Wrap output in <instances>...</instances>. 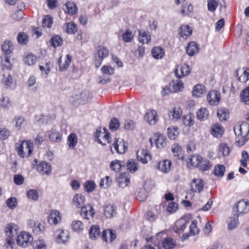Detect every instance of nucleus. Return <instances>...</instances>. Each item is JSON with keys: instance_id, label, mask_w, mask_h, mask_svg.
Returning <instances> with one entry per match:
<instances>
[{"instance_id": "obj_1", "label": "nucleus", "mask_w": 249, "mask_h": 249, "mask_svg": "<svg viewBox=\"0 0 249 249\" xmlns=\"http://www.w3.org/2000/svg\"><path fill=\"white\" fill-rule=\"evenodd\" d=\"M233 130L238 140L235 142V145L241 147L248 141L247 137L249 133V124L246 122H243L240 124H236L233 127Z\"/></svg>"}, {"instance_id": "obj_2", "label": "nucleus", "mask_w": 249, "mask_h": 249, "mask_svg": "<svg viewBox=\"0 0 249 249\" xmlns=\"http://www.w3.org/2000/svg\"><path fill=\"white\" fill-rule=\"evenodd\" d=\"M109 55V51L107 47L104 46H98L96 49V52L94 53L93 63L96 68H99L102 64L104 58Z\"/></svg>"}, {"instance_id": "obj_3", "label": "nucleus", "mask_w": 249, "mask_h": 249, "mask_svg": "<svg viewBox=\"0 0 249 249\" xmlns=\"http://www.w3.org/2000/svg\"><path fill=\"white\" fill-rule=\"evenodd\" d=\"M33 241L32 236L27 232L21 231L16 238L17 244L20 247L26 248L30 245Z\"/></svg>"}, {"instance_id": "obj_4", "label": "nucleus", "mask_w": 249, "mask_h": 249, "mask_svg": "<svg viewBox=\"0 0 249 249\" xmlns=\"http://www.w3.org/2000/svg\"><path fill=\"white\" fill-rule=\"evenodd\" d=\"M33 166L42 175H48L51 172V165L46 161H41L37 164V160L35 159L33 162Z\"/></svg>"}, {"instance_id": "obj_5", "label": "nucleus", "mask_w": 249, "mask_h": 249, "mask_svg": "<svg viewBox=\"0 0 249 249\" xmlns=\"http://www.w3.org/2000/svg\"><path fill=\"white\" fill-rule=\"evenodd\" d=\"M17 149L18 156L20 157L24 158L25 157L24 151L28 152V156L32 153L33 144L30 141H24L19 144Z\"/></svg>"}, {"instance_id": "obj_6", "label": "nucleus", "mask_w": 249, "mask_h": 249, "mask_svg": "<svg viewBox=\"0 0 249 249\" xmlns=\"http://www.w3.org/2000/svg\"><path fill=\"white\" fill-rule=\"evenodd\" d=\"M249 211V202L244 200L238 201L233 208V212L236 215L246 213Z\"/></svg>"}, {"instance_id": "obj_7", "label": "nucleus", "mask_w": 249, "mask_h": 249, "mask_svg": "<svg viewBox=\"0 0 249 249\" xmlns=\"http://www.w3.org/2000/svg\"><path fill=\"white\" fill-rule=\"evenodd\" d=\"M189 218L184 216L176 222L174 231L175 232L180 234L186 228L187 225L189 223Z\"/></svg>"}, {"instance_id": "obj_8", "label": "nucleus", "mask_w": 249, "mask_h": 249, "mask_svg": "<svg viewBox=\"0 0 249 249\" xmlns=\"http://www.w3.org/2000/svg\"><path fill=\"white\" fill-rule=\"evenodd\" d=\"M191 70L189 65L184 64L177 67L175 73L177 77L180 79L188 75L190 73Z\"/></svg>"}, {"instance_id": "obj_9", "label": "nucleus", "mask_w": 249, "mask_h": 249, "mask_svg": "<svg viewBox=\"0 0 249 249\" xmlns=\"http://www.w3.org/2000/svg\"><path fill=\"white\" fill-rule=\"evenodd\" d=\"M130 175L128 173H122L116 178V182L119 187L124 188L130 183Z\"/></svg>"}, {"instance_id": "obj_10", "label": "nucleus", "mask_w": 249, "mask_h": 249, "mask_svg": "<svg viewBox=\"0 0 249 249\" xmlns=\"http://www.w3.org/2000/svg\"><path fill=\"white\" fill-rule=\"evenodd\" d=\"M56 241L58 243H65L68 240L69 232L67 230L59 229L54 233Z\"/></svg>"}, {"instance_id": "obj_11", "label": "nucleus", "mask_w": 249, "mask_h": 249, "mask_svg": "<svg viewBox=\"0 0 249 249\" xmlns=\"http://www.w3.org/2000/svg\"><path fill=\"white\" fill-rule=\"evenodd\" d=\"M207 98L211 105H217L220 100V93L219 91L214 90L210 91L207 94Z\"/></svg>"}, {"instance_id": "obj_12", "label": "nucleus", "mask_w": 249, "mask_h": 249, "mask_svg": "<svg viewBox=\"0 0 249 249\" xmlns=\"http://www.w3.org/2000/svg\"><path fill=\"white\" fill-rule=\"evenodd\" d=\"M172 165V161L168 160H160L158 164V168L161 172L164 173H168L171 170Z\"/></svg>"}, {"instance_id": "obj_13", "label": "nucleus", "mask_w": 249, "mask_h": 249, "mask_svg": "<svg viewBox=\"0 0 249 249\" xmlns=\"http://www.w3.org/2000/svg\"><path fill=\"white\" fill-rule=\"evenodd\" d=\"M112 145L115 150L119 154L124 153L127 149V146L125 144V142L123 140L119 141L118 139H115V141Z\"/></svg>"}, {"instance_id": "obj_14", "label": "nucleus", "mask_w": 249, "mask_h": 249, "mask_svg": "<svg viewBox=\"0 0 249 249\" xmlns=\"http://www.w3.org/2000/svg\"><path fill=\"white\" fill-rule=\"evenodd\" d=\"M201 157L199 155L190 156L187 161V166L189 168L198 167L201 160Z\"/></svg>"}, {"instance_id": "obj_15", "label": "nucleus", "mask_w": 249, "mask_h": 249, "mask_svg": "<svg viewBox=\"0 0 249 249\" xmlns=\"http://www.w3.org/2000/svg\"><path fill=\"white\" fill-rule=\"evenodd\" d=\"M203 181L201 179H193L191 184V189L190 191H192L193 193H200L203 188Z\"/></svg>"}, {"instance_id": "obj_16", "label": "nucleus", "mask_w": 249, "mask_h": 249, "mask_svg": "<svg viewBox=\"0 0 249 249\" xmlns=\"http://www.w3.org/2000/svg\"><path fill=\"white\" fill-rule=\"evenodd\" d=\"M47 134L49 140L53 142L58 143L61 141L62 136L55 129H52L48 131Z\"/></svg>"}, {"instance_id": "obj_17", "label": "nucleus", "mask_w": 249, "mask_h": 249, "mask_svg": "<svg viewBox=\"0 0 249 249\" xmlns=\"http://www.w3.org/2000/svg\"><path fill=\"white\" fill-rule=\"evenodd\" d=\"M60 213L56 210H52L48 216V221L50 224L56 225L61 220Z\"/></svg>"}, {"instance_id": "obj_18", "label": "nucleus", "mask_w": 249, "mask_h": 249, "mask_svg": "<svg viewBox=\"0 0 249 249\" xmlns=\"http://www.w3.org/2000/svg\"><path fill=\"white\" fill-rule=\"evenodd\" d=\"M81 208V215L87 219H89V217L87 215V213H89V215L90 217H93L94 214V210L92 206L90 205L88 206H83Z\"/></svg>"}, {"instance_id": "obj_19", "label": "nucleus", "mask_w": 249, "mask_h": 249, "mask_svg": "<svg viewBox=\"0 0 249 249\" xmlns=\"http://www.w3.org/2000/svg\"><path fill=\"white\" fill-rule=\"evenodd\" d=\"M18 227L15 224L10 223L8 224L5 229V231L8 237H13L17 234Z\"/></svg>"}, {"instance_id": "obj_20", "label": "nucleus", "mask_w": 249, "mask_h": 249, "mask_svg": "<svg viewBox=\"0 0 249 249\" xmlns=\"http://www.w3.org/2000/svg\"><path fill=\"white\" fill-rule=\"evenodd\" d=\"M63 10L65 13L73 15L77 12L78 8L75 3L68 1L65 4V7H63Z\"/></svg>"}, {"instance_id": "obj_21", "label": "nucleus", "mask_w": 249, "mask_h": 249, "mask_svg": "<svg viewBox=\"0 0 249 249\" xmlns=\"http://www.w3.org/2000/svg\"><path fill=\"white\" fill-rule=\"evenodd\" d=\"M145 118L150 124H155L158 121V116L155 110H150L147 112Z\"/></svg>"}, {"instance_id": "obj_22", "label": "nucleus", "mask_w": 249, "mask_h": 249, "mask_svg": "<svg viewBox=\"0 0 249 249\" xmlns=\"http://www.w3.org/2000/svg\"><path fill=\"white\" fill-rule=\"evenodd\" d=\"M116 207L113 204H108L104 207V214L106 217L111 218L116 214Z\"/></svg>"}, {"instance_id": "obj_23", "label": "nucleus", "mask_w": 249, "mask_h": 249, "mask_svg": "<svg viewBox=\"0 0 249 249\" xmlns=\"http://www.w3.org/2000/svg\"><path fill=\"white\" fill-rule=\"evenodd\" d=\"M155 139L154 141L158 148H163L166 145V138L164 135L157 133L155 134Z\"/></svg>"}, {"instance_id": "obj_24", "label": "nucleus", "mask_w": 249, "mask_h": 249, "mask_svg": "<svg viewBox=\"0 0 249 249\" xmlns=\"http://www.w3.org/2000/svg\"><path fill=\"white\" fill-rule=\"evenodd\" d=\"M137 159L142 163H146L148 160H151V156L146 150L142 149L141 152H137Z\"/></svg>"}, {"instance_id": "obj_25", "label": "nucleus", "mask_w": 249, "mask_h": 249, "mask_svg": "<svg viewBox=\"0 0 249 249\" xmlns=\"http://www.w3.org/2000/svg\"><path fill=\"white\" fill-rule=\"evenodd\" d=\"M192 33V30L190 26L187 25H182L179 31V34L180 37L183 38H187L191 36Z\"/></svg>"}, {"instance_id": "obj_26", "label": "nucleus", "mask_w": 249, "mask_h": 249, "mask_svg": "<svg viewBox=\"0 0 249 249\" xmlns=\"http://www.w3.org/2000/svg\"><path fill=\"white\" fill-rule=\"evenodd\" d=\"M100 229L98 225L92 226L89 230V237L92 240H96L100 236Z\"/></svg>"}, {"instance_id": "obj_27", "label": "nucleus", "mask_w": 249, "mask_h": 249, "mask_svg": "<svg viewBox=\"0 0 249 249\" xmlns=\"http://www.w3.org/2000/svg\"><path fill=\"white\" fill-rule=\"evenodd\" d=\"M1 49L2 52L6 55L11 54L14 50V46L12 42L9 40L4 41L2 44Z\"/></svg>"}, {"instance_id": "obj_28", "label": "nucleus", "mask_w": 249, "mask_h": 249, "mask_svg": "<svg viewBox=\"0 0 249 249\" xmlns=\"http://www.w3.org/2000/svg\"><path fill=\"white\" fill-rule=\"evenodd\" d=\"M14 121L15 122V127L18 130L24 128L26 125V121L21 116H17L15 117Z\"/></svg>"}, {"instance_id": "obj_29", "label": "nucleus", "mask_w": 249, "mask_h": 249, "mask_svg": "<svg viewBox=\"0 0 249 249\" xmlns=\"http://www.w3.org/2000/svg\"><path fill=\"white\" fill-rule=\"evenodd\" d=\"M224 130L222 125L220 124H216L213 125L211 129V134L214 137H221L223 135Z\"/></svg>"}, {"instance_id": "obj_30", "label": "nucleus", "mask_w": 249, "mask_h": 249, "mask_svg": "<svg viewBox=\"0 0 249 249\" xmlns=\"http://www.w3.org/2000/svg\"><path fill=\"white\" fill-rule=\"evenodd\" d=\"M73 204L77 208H81L84 206L85 197L81 194H76L74 196L73 199Z\"/></svg>"}, {"instance_id": "obj_31", "label": "nucleus", "mask_w": 249, "mask_h": 249, "mask_svg": "<svg viewBox=\"0 0 249 249\" xmlns=\"http://www.w3.org/2000/svg\"><path fill=\"white\" fill-rule=\"evenodd\" d=\"M198 52L197 44L195 42H191L189 43L187 48L186 53L190 56H193Z\"/></svg>"}, {"instance_id": "obj_32", "label": "nucleus", "mask_w": 249, "mask_h": 249, "mask_svg": "<svg viewBox=\"0 0 249 249\" xmlns=\"http://www.w3.org/2000/svg\"><path fill=\"white\" fill-rule=\"evenodd\" d=\"M205 92V88L202 84H197L194 87L192 91L194 97H200Z\"/></svg>"}, {"instance_id": "obj_33", "label": "nucleus", "mask_w": 249, "mask_h": 249, "mask_svg": "<svg viewBox=\"0 0 249 249\" xmlns=\"http://www.w3.org/2000/svg\"><path fill=\"white\" fill-rule=\"evenodd\" d=\"M211 167L212 164L208 160L206 159H204L201 158V160L200 161V163L197 168L200 171L204 172L209 170Z\"/></svg>"}, {"instance_id": "obj_34", "label": "nucleus", "mask_w": 249, "mask_h": 249, "mask_svg": "<svg viewBox=\"0 0 249 249\" xmlns=\"http://www.w3.org/2000/svg\"><path fill=\"white\" fill-rule=\"evenodd\" d=\"M225 170L226 168L224 165L222 164H217L214 166L213 172L215 177L222 178L224 175Z\"/></svg>"}, {"instance_id": "obj_35", "label": "nucleus", "mask_w": 249, "mask_h": 249, "mask_svg": "<svg viewBox=\"0 0 249 249\" xmlns=\"http://www.w3.org/2000/svg\"><path fill=\"white\" fill-rule=\"evenodd\" d=\"M78 142V139L77 135L74 133H71L68 137L67 144L69 147L74 149L76 146Z\"/></svg>"}, {"instance_id": "obj_36", "label": "nucleus", "mask_w": 249, "mask_h": 249, "mask_svg": "<svg viewBox=\"0 0 249 249\" xmlns=\"http://www.w3.org/2000/svg\"><path fill=\"white\" fill-rule=\"evenodd\" d=\"M63 42V39L59 35L53 36L50 41V45L54 48L62 45Z\"/></svg>"}, {"instance_id": "obj_37", "label": "nucleus", "mask_w": 249, "mask_h": 249, "mask_svg": "<svg viewBox=\"0 0 249 249\" xmlns=\"http://www.w3.org/2000/svg\"><path fill=\"white\" fill-rule=\"evenodd\" d=\"M176 244V242L171 237L165 238L162 242V247L165 249H173Z\"/></svg>"}, {"instance_id": "obj_38", "label": "nucleus", "mask_w": 249, "mask_h": 249, "mask_svg": "<svg viewBox=\"0 0 249 249\" xmlns=\"http://www.w3.org/2000/svg\"><path fill=\"white\" fill-rule=\"evenodd\" d=\"M217 115L220 121H226L229 117V110L226 108H219L217 110Z\"/></svg>"}, {"instance_id": "obj_39", "label": "nucleus", "mask_w": 249, "mask_h": 249, "mask_svg": "<svg viewBox=\"0 0 249 249\" xmlns=\"http://www.w3.org/2000/svg\"><path fill=\"white\" fill-rule=\"evenodd\" d=\"M23 60L25 64L31 66L36 64L37 58L33 53H29L23 57Z\"/></svg>"}, {"instance_id": "obj_40", "label": "nucleus", "mask_w": 249, "mask_h": 249, "mask_svg": "<svg viewBox=\"0 0 249 249\" xmlns=\"http://www.w3.org/2000/svg\"><path fill=\"white\" fill-rule=\"evenodd\" d=\"M193 11V6L190 3H186L182 5L180 13L184 16H189Z\"/></svg>"}, {"instance_id": "obj_41", "label": "nucleus", "mask_w": 249, "mask_h": 249, "mask_svg": "<svg viewBox=\"0 0 249 249\" xmlns=\"http://www.w3.org/2000/svg\"><path fill=\"white\" fill-rule=\"evenodd\" d=\"M153 57L155 59H160L164 56V50L160 47H155L151 51Z\"/></svg>"}, {"instance_id": "obj_42", "label": "nucleus", "mask_w": 249, "mask_h": 249, "mask_svg": "<svg viewBox=\"0 0 249 249\" xmlns=\"http://www.w3.org/2000/svg\"><path fill=\"white\" fill-rule=\"evenodd\" d=\"M139 39L140 42L142 44L148 43L151 41V36L148 32H140L139 35Z\"/></svg>"}, {"instance_id": "obj_43", "label": "nucleus", "mask_w": 249, "mask_h": 249, "mask_svg": "<svg viewBox=\"0 0 249 249\" xmlns=\"http://www.w3.org/2000/svg\"><path fill=\"white\" fill-rule=\"evenodd\" d=\"M239 224L238 215L234 213L233 216L231 217L228 222V229L229 230L234 229L238 226Z\"/></svg>"}, {"instance_id": "obj_44", "label": "nucleus", "mask_w": 249, "mask_h": 249, "mask_svg": "<svg viewBox=\"0 0 249 249\" xmlns=\"http://www.w3.org/2000/svg\"><path fill=\"white\" fill-rule=\"evenodd\" d=\"M240 98L243 103L249 105V87L242 90L240 93Z\"/></svg>"}, {"instance_id": "obj_45", "label": "nucleus", "mask_w": 249, "mask_h": 249, "mask_svg": "<svg viewBox=\"0 0 249 249\" xmlns=\"http://www.w3.org/2000/svg\"><path fill=\"white\" fill-rule=\"evenodd\" d=\"M208 115V110L206 108H200L196 112L197 119L201 121L207 119Z\"/></svg>"}, {"instance_id": "obj_46", "label": "nucleus", "mask_w": 249, "mask_h": 249, "mask_svg": "<svg viewBox=\"0 0 249 249\" xmlns=\"http://www.w3.org/2000/svg\"><path fill=\"white\" fill-rule=\"evenodd\" d=\"M17 40L20 45H25L28 42V36L26 33L20 32L17 36Z\"/></svg>"}, {"instance_id": "obj_47", "label": "nucleus", "mask_w": 249, "mask_h": 249, "mask_svg": "<svg viewBox=\"0 0 249 249\" xmlns=\"http://www.w3.org/2000/svg\"><path fill=\"white\" fill-rule=\"evenodd\" d=\"M124 164V163L123 161L115 160L110 163V167L112 170L117 172L121 170L122 166Z\"/></svg>"}, {"instance_id": "obj_48", "label": "nucleus", "mask_w": 249, "mask_h": 249, "mask_svg": "<svg viewBox=\"0 0 249 249\" xmlns=\"http://www.w3.org/2000/svg\"><path fill=\"white\" fill-rule=\"evenodd\" d=\"M171 150L174 155L177 157L178 159H182L183 156H181V147L178 144H174L171 147Z\"/></svg>"}, {"instance_id": "obj_49", "label": "nucleus", "mask_w": 249, "mask_h": 249, "mask_svg": "<svg viewBox=\"0 0 249 249\" xmlns=\"http://www.w3.org/2000/svg\"><path fill=\"white\" fill-rule=\"evenodd\" d=\"M71 57L69 55H67L65 63H61V58L58 60L59 67L60 71H64L66 70L69 66L71 63Z\"/></svg>"}, {"instance_id": "obj_50", "label": "nucleus", "mask_w": 249, "mask_h": 249, "mask_svg": "<svg viewBox=\"0 0 249 249\" xmlns=\"http://www.w3.org/2000/svg\"><path fill=\"white\" fill-rule=\"evenodd\" d=\"M195 116L188 114L183 117V123L186 126H191L194 124Z\"/></svg>"}, {"instance_id": "obj_51", "label": "nucleus", "mask_w": 249, "mask_h": 249, "mask_svg": "<svg viewBox=\"0 0 249 249\" xmlns=\"http://www.w3.org/2000/svg\"><path fill=\"white\" fill-rule=\"evenodd\" d=\"M178 127H169L167 129V135L171 140H175L178 134Z\"/></svg>"}, {"instance_id": "obj_52", "label": "nucleus", "mask_w": 249, "mask_h": 249, "mask_svg": "<svg viewBox=\"0 0 249 249\" xmlns=\"http://www.w3.org/2000/svg\"><path fill=\"white\" fill-rule=\"evenodd\" d=\"M127 170L134 173L138 169V164L133 160H129L126 162Z\"/></svg>"}, {"instance_id": "obj_53", "label": "nucleus", "mask_w": 249, "mask_h": 249, "mask_svg": "<svg viewBox=\"0 0 249 249\" xmlns=\"http://www.w3.org/2000/svg\"><path fill=\"white\" fill-rule=\"evenodd\" d=\"M181 114L182 112L181 109L179 107H175L174 108L173 111L170 112L169 116L171 117L172 116V119L176 121L180 118Z\"/></svg>"}, {"instance_id": "obj_54", "label": "nucleus", "mask_w": 249, "mask_h": 249, "mask_svg": "<svg viewBox=\"0 0 249 249\" xmlns=\"http://www.w3.org/2000/svg\"><path fill=\"white\" fill-rule=\"evenodd\" d=\"M219 152L221 153L223 157L228 156L231 152L230 148L228 146L227 143H221L219 146Z\"/></svg>"}, {"instance_id": "obj_55", "label": "nucleus", "mask_w": 249, "mask_h": 249, "mask_svg": "<svg viewBox=\"0 0 249 249\" xmlns=\"http://www.w3.org/2000/svg\"><path fill=\"white\" fill-rule=\"evenodd\" d=\"M122 37L125 42H130L133 38V35L132 31L128 29L123 34Z\"/></svg>"}, {"instance_id": "obj_56", "label": "nucleus", "mask_w": 249, "mask_h": 249, "mask_svg": "<svg viewBox=\"0 0 249 249\" xmlns=\"http://www.w3.org/2000/svg\"><path fill=\"white\" fill-rule=\"evenodd\" d=\"M71 227L73 231L76 232H79L84 229L83 223L79 220H75L71 224Z\"/></svg>"}, {"instance_id": "obj_57", "label": "nucleus", "mask_w": 249, "mask_h": 249, "mask_svg": "<svg viewBox=\"0 0 249 249\" xmlns=\"http://www.w3.org/2000/svg\"><path fill=\"white\" fill-rule=\"evenodd\" d=\"M53 19L50 15L45 16L42 20V26L50 28L53 24Z\"/></svg>"}, {"instance_id": "obj_58", "label": "nucleus", "mask_w": 249, "mask_h": 249, "mask_svg": "<svg viewBox=\"0 0 249 249\" xmlns=\"http://www.w3.org/2000/svg\"><path fill=\"white\" fill-rule=\"evenodd\" d=\"M77 31V26L74 22L67 24L66 32L69 34H74Z\"/></svg>"}, {"instance_id": "obj_59", "label": "nucleus", "mask_w": 249, "mask_h": 249, "mask_svg": "<svg viewBox=\"0 0 249 249\" xmlns=\"http://www.w3.org/2000/svg\"><path fill=\"white\" fill-rule=\"evenodd\" d=\"M183 88V83L180 80H177L176 83H173L172 88L170 89L172 92H178Z\"/></svg>"}, {"instance_id": "obj_60", "label": "nucleus", "mask_w": 249, "mask_h": 249, "mask_svg": "<svg viewBox=\"0 0 249 249\" xmlns=\"http://www.w3.org/2000/svg\"><path fill=\"white\" fill-rule=\"evenodd\" d=\"M27 196L29 198L36 201L39 197L38 192L35 189H30L27 192Z\"/></svg>"}, {"instance_id": "obj_61", "label": "nucleus", "mask_w": 249, "mask_h": 249, "mask_svg": "<svg viewBox=\"0 0 249 249\" xmlns=\"http://www.w3.org/2000/svg\"><path fill=\"white\" fill-rule=\"evenodd\" d=\"M120 126V122L116 118H112L109 123V129L111 131H116Z\"/></svg>"}, {"instance_id": "obj_62", "label": "nucleus", "mask_w": 249, "mask_h": 249, "mask_svg": "<svg viewBox=\"0 0 249 249\" xmlns=\"http://www.w3.org/2000/svg\"><path fill=\"white\" fill-rule=\"evenodd\" d=\"M85 190L87 192H92L96 187L95 182L92 180L87 181L84 184Z\"/></svg>"}, {"instance_id": "obj_63", "label": "nucleus", "mask_w": 249, "mask_h": 249, "mask_svg": "<svg viewBox=\"0 0 249 249\" xmlns=\"http://www.w3.org/2000/svg\"><path fill=\"white\" fill-rule=\"evenodd\" d=\"M6 203L9 208L14 209L17 206V199L15 197H10L6 200Z\"/></svg>"}, {"instance_id": "obj_64", "label": "nucleus", "mask_w": 249, "mask_h": 249, "mask_svg": "<svg viewBox=\"0 0 249 249\" xmlns=\"http://www.w3.org/2000/svg\"><path fill=\"white\" fill-rule=\"evenodd\" d=\"M34 249H46V245L43 240H38L34 243Z\"/></svg>"}]
</instances>
